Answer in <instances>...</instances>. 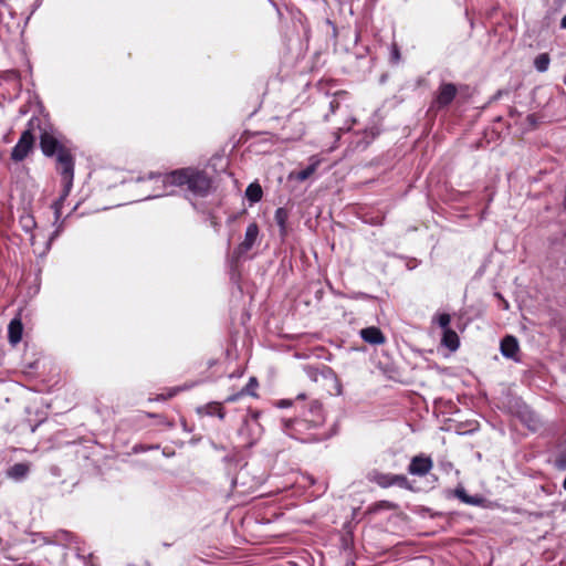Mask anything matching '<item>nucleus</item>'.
I'll list each match as a JSON object with an SVG mask.
<instances>
[{
    "instance_id": "obj_28",
    "label": "nucleus",
    "mask_w": 566,
    "mask_h": 566,
    "mask_svg": "<svg viewBox=\"0 0 566 566\" xmlns=\"http://www.w3.org/2000/svg\"><path fill=\"white\" fill-rule=\"evenodd\" d=\"M144 180H145V178H143V177L137 178V181H144Z\"/></svg>"
},
{
    "instance_id": "obj_22",
    "label": "nucleus",
    "mask_w": 566,
    "mask_h": 566,
    "mask_svg": "<svg viewBox=\"0 0 566 566\" xmlns=\"http://www.w3.org/2000/svg\"><path fill=\"white\" fill-rule=\"evenodd\" d=\"M337 106H338V103L336 102V99H333L329 102V107H331L332 112H334Z\"/></svg>"
},
{
    "instance_id": "obj_13",
    "label": "nucleus",
    "mask_w": 566,
    "mask_h": 566,
    "mask_svg": "<svg viewBox=\"0 0 566 566\" xmlns=\"http://www.w3.org/2000/svg\"><path fill=\"white\" fill-rule=\"evenodd\" d=\"M549 63H551L549 55L547 53H541L534 60V67L538 72H545L548 70Z\"/></svg>"
},
{
    "instance_id": "obj_29",
    "label": "nucleus",
    "mask_w": 566,
    "mask_h": 566,
    "mask_svg": "<svg viewBox=\"0 0 566 566\" xmlns=\"http://www.w3.org/2000/svg\"><path fill=\"white\" fill-rule=\"evenodd\" d=\"M563 486H564V489L566 490V476H565V480H564Z\"/></svg>"
},
{
    "instance_id": "obj_17",
    "label": "nucleus",
    "mask_w": 566,
    "mask_h": 566,
    "mask_svg": "<svg viewBox=\"0 0 566 566\" xmlns=\"http://www.w3.org/2000/svg\"><path fill=\"white\" fill-rule=\"evenodd\" d=\"M391 478H392V474H379L376 478V482L382 488H388V486L392 485Z\"/></svg>"
},
{
    "instance_id": "obj_26",
    "label": "nucleus",
    "mask_w": 566,
    "mask_h": 566,
    "mask_svg": "<svg viewBox=\"0 0 566 566\" xmlns=\"http://www.w3.org/2000/svg\"><path fill=\"white\" fill-rule=\"evenodd\" d=\"M503 306H504V310H507L509 308V303L506 301H503Z\"/></svg>"
},
{
    "instance_id": "obj_20",
    "label": "nucleus",
    "mask_w": 566,
    "mask_h": 566,
    "mask_svg": "<svg viewBox=\"0 0 566 566\" xmlns=\"http://www.w3.org/2000/svg\"><path fill=\"white\" fill-rule=\"evenodd\" d=\"M365 134L369 137V139L366 140V144H368L371 139H374L378 135V132L370 129V130H366Z\"/></svg>"
},
{
    "instance_id": "obj_14",
    "label": "nucleus",
    "mask_w": 566,
    "mask_h": 566,
    "mask_svg": "<svg viewBox=\"0 0 566 566\" xmlns=\"http://www.w3.org/2000/svg\"><path fill=\"white\" fill-rule=\"evenodd\" d=\"M29 471V467L24 463H18V464H14L10 470H9V475L11 478H14V479H20V478H23Z\"/></svg>"
},
{
    "instance_id": "obj_16",
    "label": "nucleus",
    "mask_w": 566,
    "mask_h": 566,
    "mask_svg": "<svg viewBox=\"0 0 566 566\" xmlns=\"http://www.w3.org/2000/svg\"><path fill=\"white\" fill-rule=\"evenodd\" d=\"M314 171H315L314 165L307 166L305 169H302L301 171L297 172L296 178L300 181H304L307 178H310L314 174Z\"/></svg>"
},
{
    "instance_id": "obj_7",
    "label": "nucleus",
    "mask_w": 566,
    "mask_h": 566,
    "mask_svg": "<svg viewBox=\"0 0 566 566\" xmlns=\"http://www.w3.org/2000/svg\"><path fill=\"white\" fill-rule=\"evenodd\" d=\"M360 336L365 342L374 345L384 344L386 340L381 331L374 326L361 329Z\"/></svg>"
},
{
    "instance_id": "obj_3",
    "label": "nucleus",
    "mask_w": 566,
    "mask_h": 566,
    "mask_svg": "<svg viewBox=\"0 0 566 566\" xmlns=\"http://www.w3.org/2000/svg\"><path fill=\"white\" fill-rule=\"evenodd\" d=\"M35 128H40V118L32 116L28 122L27 129L21 134L18 143L12 148V160L22 161L29 155L34 144Z\"/></svg>"
},
{
    "instance_id": "obj_12",
    "label": "nucleus",
    "mask_w": 566,
    "mask_h": 566,
    "mask_svg": "<svg viewBox=\"0 0 566 566\" xmlns=\"http://www.w3.org/2000/svg\"><path fill=\"white\" fill-rule=\"evenodd\" d=\"M262 188L259 184L252 182L245 189V196L248 200L252 203L259 202L262 199Z\"/></svg>"
},
{
    "instance_id": "obj_19",
    "label": "nucleus",
    "mask_w": 566,
    "mask_h": 566,
    "mask_svg": "<svg viewBox=\"0 0 566 566\" xmlns=\"http://www.w3.org/2000/svg\"><path fill=\"white\" fill-rule=\"evenodd\" d=\"M450 321H451V317L449 314H441L439 317H438V322H439V325L442 327V328H448V325L450 324Z\"/></svg>"
},
{
    "instance_id": "obj_4",
    "label": "nucleus",
    "mask_w": 566,
    "mask_h": 566,
    "mask_svg": "<svg viewBox=\"0 0 566 566\" xmlns=\"http://www.w3.org/2000/svg\"><path fill=\"white\" fill-rule=\"evenodd\" d=\"M457 94L458 87L455 84L446 82L441 83L433 99V107L437 109L448 107L455 98Z\"/></svg>"
},
{
    "instance_id": "obj_2",
    "label": "nucleus",
    "mask_w": 566,
    "mask_h": 566,
    "mask_svg": "<svg viewBox=\"0 0 566 566\" xmlns=\"http://www.w3.org/2000/svg\"><path fill=\"white\" fill-rule=\"evenodd\" d=\"M149 179L160 184L165 189V195H170L169 187H181L193 197H206L211 189V179L208 175L195 168H182L169 174H150Z\"/></svg>"
},
{
    "instance_id": "obj_23",
    "label": "nucleus",
    "mask_w": 566,
    "mask_h": 566,
    "mask_svg": "<svg viewBox=\"0 0 566 566\" xmlns=\"http://www.w3.org/2000/svg\"><path fill=\"white\" fill-rule=\"evenodd\" d=\"M399 56H400V55H399V51H398V49H397V48H395V49L392 50V57H394L395 60H398V59H399Z\"/></svg>"
},
{
    "instance_id": "obj_9",
    "label": "nucleus",
    "mask_w": 566,
    "mask_h": 566,
    "mask_svg": "<svg viewBox=\"0 0 566 566\" xmlns=\"http://www.w3.org/2000/svg\"><path fill=\"white\" fill-rule=\"evenodd\" d=\"M23 326L20 318H14L9 324V342L17 345L22 338Z\"/></svg>"
},
{
    "instance_id": "obj_21",
    "label": "nucleus",
    "mask_w": 566,
    "mask_h": 566,
    "mask_svg": "<svg viewBox=\"0 0 566 566\" xmlns=\"http://www.w3.org/2000/svg\"><path fill=\"white\" fill-rule=\"evenodd\" d=\"M527 120L530 122V124L532 126H535L536 125V119H535V116L534 115H528L527 116Z\"/></svg>"
},
{
    "instance_id": "obj_24",
    "label": "nucleus",
    "mask_w": 566,
    "mask_h": 566,
    "mask_svg": "<svg viewBox=\"0 0 566 566\" xmlns=\"http://www.w3.org/2000/svg\"><path fill=\"white\" fill-rule=\"evenodd\" d=\"M560 28L566 29V14L560 20Z\"/></svg>"
},
{
    "instance_id": "obj_8",
    "label": "nucleus",
    "mask_w": 566,
    "mask_h": 566,
    "mask_svg": "<svg viewBox=\"0 0 566 566\" xmlns=\"http://www.w3.org/2000/svg\"><path fill=\"white\" fill-rule=\"evenodd\" d=\"M289 210L286 208L280 207L275 210L274 213V222L279 228V233L281 237H285L287 233V219H289Z\"/></svg>"
},
{
    "instance_id": "obj_15",
    "label": "nucleus",
    "mask_w": 566,
    "mask_h": 566,
    "mask_svg": "<svg viewBox=\"0 0 566 566\" xmlns=\"http://www.w3.org/2000/svg\"><path fill=\"white\" fill-rule=\"evenodd\" d=\"M20 224L24 231L29 232L33 228H35V220H34L33 216L25 213V214L21 216Z\"/></svg>"
},
{
    "instance_id": "obj_10",
    "label": "nucleus",
    "mask_w": 566,
    "mask_h": 566,
    "mask_svg": "<svg viewBox=\"0 0 566 566\" xmlns=\"http://www.w3.org/2000/svg\"><path fill=\"white\" fill-rule=\"evenodd\" d=\"M258 235H259V228H258L256 223H250L247 227L244 240L240 244L239 248H252L256 242Z\"/></svg>"
},
{
    "instance_id": "obj_6",
    "label": "nucleus",
    "mask_w": 566,
    "mask_h": 566,
    "mask_svg": "<svg viewBox=\"0 0 566 566\" xmlns=\"http://www.w3.org/2000/svg\"><path fill=\"white\" fill-rule=\"evenodd\" d=\"M520 350V345L517 339L512 336L507 335L505 336L501 342V353L504 357L511 358L514 360H518L517 354Z\"/></svg>"
},
{
    "instance_id": "obj_27",
    "label": "nucleus",
    "mask_w": 566,
    "mask_h": 566,
    "mask_svg": "<svg viewBox=\"0 0 566 566\" xmlns=\"http://www.w3.org/2000/svg\"><path fill=\"white\" fill-rule=\"evenodd\" d=\"M8 1H9V0H0V4H2V6H7Z\"/></svg>"
},
{
    "instance_id": "obj_1",
    "label": "nucleus",
    "mask_w": 566,
    "mask_h": 566,
    "mask_svg": "<svg viewBox=\"0 0 566 566\" xmlns=\"http://www.w3.org/2000/svg\"><path fill=\"white\" fill-rule=\"evenodd\" d=\"M40 132V147L44 156L53 157L56 156L57 171L61 176L62 191L59 198L52 203L55 218L59 219L61 216V209L64 200L69 197L74 179V157L71 150L65 147L57 134L45 127H42V119L40 118V128H35Z\"/></svg>"
},
{
    "instance_id": "obj_11",
    "label": "nucleus",
    "mask_w": 566,
    "mask_h": 566,
    "mask_svg": "<svg viewBox=\"0 0 566 566\" xmlns=\"http://www.w3.org/2000/svg\"><path fill=\"white\" fill-rule=\"evenodd\" d=\"M442 344L452 352L457 350L460 345L458 334L450 328H446L443 332Z\"/></svg>"
},
{
    "instance_id": "obj_25",
    "label": "nucleus",
    "mask_w": 566,
    "mask_h": 566,
    "mask_svg": "<svg viewBox=\"0 0 566 566\" xmlns=\"http://www.w3.org/2000/svg\"><path fill=\"white\" fill-rule=\"evenodd\" d=\"M163 195H164V193H160V192H158V193H154V195H148V196L146 197V199L157 198V197H160V196H163Z\"/></svg>"
},
{
    "instance_id": "obj_18",
    "label": "nucleus",
    "mask_w": 566,
    "mask_h": 566,
    "mask_svg": "<svg viewBox=\"0 0 566 566\" xmlns=\"http://www.w3.org/2000/svg\"><path fill=\"white\" fill-rule=\"evenodd\" d=\"M391 481H392V485L398 484L399 486H402V488L408 486V480L403 475L392 474Z\"/></svg>"
},
{
    "instance_id": "obj_5",
    "label": "nucleus",
    "mask_w": 566,
    "mask_h": 566,
    "mask_svg": "<svg viewBox=\"0 0 566 566\" xmlns=\"http://www.w3.org/2000/svg\"><path fill=\"white\" fill-rule=\"evenodd\" d=\"M433 462L428 457L417 455L409 464V472L413 475H426L432 469Z\"/></svg>"
}]
</instances>
